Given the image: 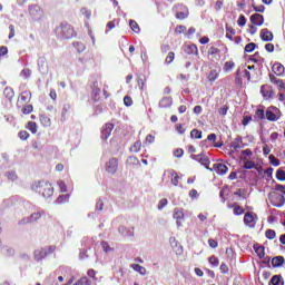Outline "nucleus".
I'll return each mask as SVG.
<instances>
[{"label":"nucleus","instance_id":"nucleus-34","mask_svg":"<svg viewBox=\"0 0 285 285\" xmlns=\"http://www.w3.org/2000/svg\"><path fill=\"white\" fill-rule=\"evenodd\" d=\"M23 115H30L32 112V105H27L22 108Z\"/></svg>","mask_w":285,"mask_h":285},{"label":"nucleus","instance_id":"nucleus-32","mask_svg":"<svg viewBox=\"0 0 285 285\" xmlns=\"http://www.w3.org/2000/svg\"><path fill=\"white\" fill-rule=\"evenodd\" d=\"M209 264H212V266H214V267H217V266H219V259L215 256H210Z\"/></svg>","mask_w":285,"mask_h":285},{"label":"nucleus","instance_id":"nucleus-53","mask_svg":"<svg viewBox=\"0 0 285 285\" xmlns=\"http://www.w3.org/2000/svg\"><path fill=\"white\" fill-rule=\"evenodd\" d=\"M154 141H155V136L148 135V136L146 137V142H147V144H153Z\"/></svg>","mask_w":285,"mask_h":285},{"label":"nucleus","instance_id":"nucleus-17","mask_svg":"<svg viewBox=\"0 0 285 285\" xmlns=\"http://www.w3.org/2000/svg\"><path fill=\"white\" fill-rule=\"evenodd\" d=\"M131 268H134L136 271V273H139V275H146V269L144 266L139 265V264H134L131 266Z\"/></svg>","mask_w":285,"mask_h":285},{"label":"nucleus","instance_id":"nucleus-49","mask_svg":"<svg viewBox=\"0 0 285 285\" xmlns=\"http://www.w3.org/2000/svg\"><path fill=\"white\" fill-rule=\"evenodd\" d=\"M255 12H264L266 10V7L264 6H254Z\"/></svg>","mask_w":285,"mask_h":285},{"label":"nucleus","instance_id":"nucleus-20","mask_svg":"<svg viewBox=\"0 0 285 285\" xmlns=\"http://www.w3.org/2000/svg\"><path fill=\"white\" fill-rule=\"evenodd\" d=\"M271 81H272V83H276V86L278 87L279 90H284L285 89L284 81L276 80L275 77H272Z\"/></svg>","mask_w":285,"mask_h":285},{"label":"nucleus","instance_id":"nucleus-41","mask_svg":"<svg viewBox=\"0 0 285 285\" xmlns=\"http://www.w3.org/2000/svg\"><path fill=\"white\" fill-rule=\"evenodd\" d=\"M253 121V117L246 116L243 118V126H248Z\"/></svg>","mask_w":285,"mask_h":285},{"label":"nucleus","instance_id":"nucleus-23","mask_svg":"<svg viewBox=\"0 0 285 285\" xmlns=\"http://www.w3.org/2000/svg\"><path fill=\"white\" fill-rule=\"evenodd\" d=\"M129 26H130L132 32H139L140 29H139V24L137 23V21L130 20Z\"/></svg>","mask_w":285,"mask_h":285},{"label":"nucleus","instance_id":"nucleus-8","mask_svg":"<svg viewBox=\"0 0 285 285\" xmlns=\"http://www.w3.org/2000/svg\"><path fill=\"white\" fill-rule=\"evenodd\" d=\"M219 79V70L217 69H212L207 76V80L213 83Z\"/></svg>","mask_w":285,"mask_h":285},{"label":"nucleus","instance_id":"nucleus-22","mask_svg":"<svg viewBox=\"0 0 285 285\" xmlns=\"http://www.w3.org/2000/svg\"><path fill=\"white\" fill-rule=\"evenodd\" d=\"M257 45L255 42H249L245 46V52H254Z\"/></svg>","mask_w":285,"mask_h":285},{"label":"nucleus","instance_id":"nucleus-12","mask_svg":"<svg viewBox=\"0 0 285 285\" xmlns=\"http://www.w3.org/2000/svg\"><path fill=\"white\" fill-rule=\"evenodd\" d=\"M53 190H52V185L50 184H45L43 189H42V195L43 197H51Z\"/></svg>","mask_w":285,"mask_h":285},{"label":"nucleus","instance_id":"nucleus-60","mask_svg":"<svg viewBox=\"0 0 285 285\" xmlns=\"http://www.w3.org/2000/svg\"><path fill=\"white\" fill-rule=\"evenodd\" d=\"M59 188H60L61 193H66V183L60 181L59 183Z\"/></svg>","mask_w":285,"mask_h":285},{"label":"nucleus","instance_id":"nucleus-31","mask_svg":"<svg viewBox=\"0 0 285 285\" xmlns=\"http://www.w3.org/2000/svg\"><path fill=\"white\" fill-rule=\"evenodd\" d=\"M165 61H166L167 63H173V61H175V52L170 51V52L167 55Z\"/></svg>","mask_w":285,"mask_h":285},{"label":"nucleus","instance_id":"nucleus-6","mask_svg":"<svg viewBox=\"0 0 285 285\" xmlns=\"http://www.w3.org/2000/svg\"><path fill=\"white\" fill-rule=\"evenodd\" d=\"M259 37L262 41H273L274 36L268 29H262L259 32Z\"/></svg>","mask_w":285,"mask_h":285},{"label":"nucleus","instance_id":"nucleus-3","mask_svg":"<svg viewBox=\"0 0 285 285\" xmlns=\"http://www.w3.org/2000/svg\"><path fill=\"white\" fill-rule=\"evenodd\" d=\"M249 21L253 26H264V17L259 13H253L250 17H249Z\"/></svg>","mask_w":285,"mask_h":285},{"label":"nucleus","instance_id":"nucleus-24","mask_svg":"<svg viewBox=\"0 0 285 285\" xmlns=\"http://www.w3.org/2000/svg\"><path fill=\"white\" fill-rule=\"evenodd\" d=\"M269 159V164H272V166H279V159H277L274 155H269L268 156Z\"/></svg>","mask_w":285,"mask_h":285},{"label":"nucleus","instance_id":"nucleus-55","mask_svg":"<svg viewBox=\"0 0 285 285\" xmlns=\"http://www.w3.org/2000/svg\"><path fill=\"white\" fill-rule=\"evenodd\" d=\"M220 271H222V273H224V274L228 273V265L222 264V265H220Z\"/></svg>","mask_w":285,"mask_h":285},{"label":"nucleus","instance_id":"nucleus-42","mask_svg":"<svg viewBox=\"0 0 285 285\" xmlns=\"http://www.w3.org/2000/svg\"><path fill=\"white\" fill-rule=\"evenodd\" d=\"M248 32H249V35H257V26L250 24Z\"/></svg>","mask_w":285,"mask_h":285},{"label":"nucleus","instance_id":"nucleus-58","mask_svg":"<svg viewBox=\"0 0 285 285\" xmlns=\"http://www.w3.org/2000/svg\"><path fill=\"white\" fill-rule=\"evenodd\" d=\"M256 253H258V257H264V247H258Z\"/></svg>","mask_w":285,"mask_h":285},{"label":"nucleus","instance_id":"nucleus-54","mask_svg":"<svg viewBox=\"0 0 285 285\" xmlns=\"http://www.w3.org/2000/svg\"><path fill=\"white\" fill-rule=\"evenodd\" d=\"M199 194L197 193L196 189H193L189 191V197H191L193 199H196V197L198 196Z\"/></svg>","mask_w":285,"mask_h":285},{"label":"nucleus","instance_id":"nucleus-1","mask_svg":"<svg viewBox=\"0 0 285 285\" xmlns=\"http://www.w3.org/2000/svg\"><path fill=\"white\" fill-rule=\"evenodd\" d=\"M269 202H272L273 206L279 208V206H284L285 198L284 195L273 191L269 194Z\"/></svg>","mask_w":285,"mask_h":285},{"label":"nucleus","instance_id":"nucleus-4","mask_svg":"<svg viewBox=\"0 0 285 285\" xmlns=\"http://www.w3.org/2000/svg\"><path fill=\"white\" fill-rule=\"evenodd\" d=\"M261 92H262L264 99H273V97L275 96V92H273V90L271 89V87L268 85H263L261 87Z\"/></svg>","mask_w":285,"mask_h":285},{"label":"nucleus","instance_id":"nucleus-15","mask_svg":"<svg viewBox=\"0 0 285 285\" xmlns=\"http://www.w3.org/2000/svg\"><path fill=\"white\" fill-rule=\"evenodd\" d=\"M176 17L180 20H184L188 17V8L181 7V11H177Z\"/></svg>","mask_w":285,"mask_h":285},{"label":"nucleus","instance_id":"nucleus-52","mask_svg":"<svg viewBox=\"0 0 285 285\" xmlns=\"http://www.w3.org/2000/svg\"><path fill=\"white\" fill-rule=\"evenodd\" d=\"M6 55H8V47H1L0 48V57H3Z\"/></svg>","mask_w":285,"mask_h":285},{"label":"nucleus","instance_id":"nucleus-59","mask_svg":"<svg viewBox=\"0 0 285 285\" xmlns=\"http://www.w3.org/2000/svg\"><path fill=\"white\" fill-rule=\"evenodd\" d=\"M9 30H10L9 39H12V37H14V26H10Z\"/></svg>","mask_w":285,"mask_h":285},{"label":"nucleus","instance_id":"nucleus-16","mask_svg":"<svg viewBox=\"0 0 285 285\" xmlns=\"http://www.w3.org/2000/svg\"><path fill=\"white\" fill-rule=\"evenodd\" d=\"M266 118L268 121H277L279 119V117L275 115V112H273L271 109L266 111Z\"/></svg>","mask_w":285,"mask_h":285},{"label":"nucleus","instance_id":"nucleus-13","mask_svg":"<svg viewBox=\"0 0 285 285\" xmlns=\"http://www.w3.org/2000/svg\"><path fill=\"white\" fill-rule=\"evenodd\" d=\"M3 95L9 101H12V99H14V90L10 87H7L4 89Z\"/></svg>","mask_w":285,"mask_h":285},{"label":"nucleus","instance_id":"nucleus-10","mask_svg":"<svg viewBox=\"0 0 285 285\" xmlns=\"http://www.w3.org/2000/svg\"><path fill=\"white\" fill-rule=\"evenodd\" d=\"M170 106H173V98L170 97H165L159 102L160 108H170Z\"/></svg>","mask_w":285,"mask_h":285},{"label":"nucleus","instance_id":"nucleus-36","mask_svg":"<svg viewBox=\"0 0 285 285\" xmlns=\"http://www.w3.org/2000/svg\"><path fill=\"white\" fill-rule=\"evenodd\" d=\"M256 119H264V109H257L255 112Z\"/></svg>","mask_w":285,"mask_h":285},{"label":"nucleus","instance_id":"nucleus-5","mask_svg":"<svg viewBox=\"0 0 285 285\" xmlns=\"http://www.w3.org/2000/svg\"><path fill=\"white\" fill-rule=\"evenodd\" d=\"M213 170H215L217 175H226L228 173V166L222 163H217V164H214Z\"/></svg>","mask_w":285,"mask_h":285},{"label":"nucleus","instance_id":"nucleus-40","mask_svg":"<svg viewBox=\"0 0 285 285\" xmlns=\"http://www.w3.org/2000/svg\"><path fill=\"white\" fill-rule=\"evenodd\" d=\"M19 137H20V139H22V141H26V139H28V137H30V134H28V131H20Z\"/></svg>","mask_w":285,"mask_h":285},{"label":"nucleus","instance_id":"nucleus-7","mask_svg":"<svg viewBox=\"0 0 285 285\" xmlns=\"http://www.w3.org/2000/svg\"><path fill=\"white\" fill-rule=\"evenodd\" d=\"M272 70L274 72V75H277V77H282V75H284L285 72V68L284 65L276 62L273 65Z\"/></svg>","mask_w":285,"mask_h":285},{"label":"nucleus","instance_id":"nucleus-18","mask_svg":"<svg viewBox=\"0 0 285 285\" xmlns=\"http://www.w3.org/2000/svg\"><path fill=\"white\" fill-rule=\"evenodd\" d=\"M110 132H112V125H106L105 129L102 130V135L105 137V139H108V137H110Z\"/></svg>","mask_w":285,"mask_h":285},{"label":"nucleus","instance_id":"nucleus-37","mask_svg":"<svg viewBox=\"0 0 285 285\" xmlns=\"http://www.w3.org/2000/svg\"><path fill=\"white\" fill-rule=\"evenodd\" d=\"M176 35H183V32H186V26H178L175 29Z\"/></svg>","mask_w":285,"mask_h":285},{"label":"nucleus","instance_id":"nucleus-48","mask_svg":"<svg viewBox=\"0 0 285 285\" xmlns=\"http://www.w3.org/2000/svg\"><path fill=\"white\" fill-rule=\"evenodd\" d=\"M208 244H209L210 248H217V246H218L217 240H215L213 238H210L208 240Z\"/></svg>","mask_w":285,"mask_h":285},{"label":"nucleus","instance_id":"nucleus-56","mask_svg":"<svg viewBox=\"0 0 285 285\" xmlns=\"http://www.w3.org/2000/svg\"><path fill=\"white\" fill-rule=\"evenodd\" d=\"M263 153H264V155H271V147H268L267 145H265V146L263 147Z\"/></svg>","mask_w":285,"mask_h":285},{"label":"nucleus","instance_id":"nucleus-27","mask_svg":"<svg viewBox=\"0 0 285 285\" xmlns=\"http://www.w3.org/2000/svg\"><path fill=\"white\" fill-rule=\"evenodd\" d=\"M171 184L174 186H178V184H179V175H177V173H173L171 174Z\"/></svg>","mask_w":285,"mask_h":285},{"label":"nucleus","instance_id":"nucleus-25","mask_svg":"<svg viewBox=\"0 0 285 285\" xmlns=\"http://www.w3.org/2000/svg\"><path fill=\"white\" fill-rule=\"evenodd\" d=\"M111 166V167H110ZM109 173H115L117 170V160L109 161V167L107 168Z\"/></svg>","mask_w":285,"mask_h":285},{"label":"nucleus","instance_id":"nucleus-61","mask_svg":"<svg viewBox=\"0 0 285 285\" xmlns=\"http://www.w3.org/2000/svg\"><path fill=\"white\" fill-rule=\"evenodd\" d=\"M195 274L198 276V277H204V272L199 268H195Z\"/></svg>","mask_w":285,"mask_h":285},{"label":"nucleus","instance_id":"nucleus-29","mask_svg":"<svg viewBox=\"0 0 285 285\" xmlns=\"http://www.w3.org/2000/svg\"><path fill=\"white\" fill-rule=\"evenodd\" d=\"M174 219H184V212L179 209H175Z\"/></svg>","mask_w":285,"mask_h":285},{"label":"nucleus","instance_id":"nucleus-62","mask_svg":"<svg viewBox=\"0 0 285 285\" xmlns=\"http://www.w3.org/2000/svg\"><path fill=\"white\" fill-rule=\"evenodd\" d=\"M194 112H195L196 115H200V114H202V106H196V107H194Z\"/></svg>","mask_w":285,"mask_h":285},{"label":"nucleus","instance_id":"nucleus-64","mask_svg":"<svg viewBox=\"0 0 285 285\" xmlns=\"http://www.w3.org/2000/svg\"><path fill=\"white\" fill-rule=\"evenodd\" d=\"M107 28H108L109 30H114V28H115V22H112V21L108 22V23H107Z\"/></svg>","mask_w":285,"mask_h":285},{"label":"nucleus","instance_id":"nucleus-44","mask_svg":"<svg viewBox=\"0 0 285 285\" xmlns=\"http://www.w3.org/2000/svg\"><path fill=\"white\" fill-rule=\"evenodd\" d=\"M275 190H278V193H283V195H284L285 194V186L276 184Z\"/></svg>","mask_w":285,"mask_h":285},{"label":"nucleus","instance_id":"nucleus-47","mask_svg":"<svg viewBox=\"0 0 285 285\" xmlns=\"http://www.w3.org/2000/svg\"><path fill=\"white\" fill-rule=\"evenodd\" d=\"M176 130L177 132H179V135H184V132H186V129L184 128L183 125H177Z\"/></svg>","mask_w":285,"mask_h":285},{"label":"nucleus","instance_id":"nucleus-50","mask_svg":"<svg viewBox=\"0 0 285 285\" xmlns=\"http://www.w3.org/2000/svg\"><path fill=\"white\" fill-rule=\"evenodd\" d=\"M141 148V142L138 141L134 145V147L131 148V150H134V153H137L139 151V149Z\"/></svg>","mask_w":285,"mask_h":285},{"label":"nucleus","instance_id":"nucleus-33","mask_svg":"<svg viewBox=\"0 0 285 285\" xmlns=\"http://www.w3.org/2000/svg\"><path fill=\"white\" fill-rule=\"evenodd\" d=\"M265 236L267 237V239H275V237H276L275 230L268 229V230L265 233Z\"/></svg>","mask_w":285,"mask_h":285},{"label":"nucleus","instance_id":"nucleus-51","mask_svg":"<svg viewBox=\"0 0 285 285\" xmlns=\"http://www.w3.org/2000/svg\"><path fill=\"white\" fill-rule=\"evenodd\" d=\"M174 155L175 157H184V149H176Z\"/></svg>","mask_w":285,"mask_h":285},{"label":"nucleus","instance_id":"nucleus-14","mask_svg":"<svg viewBox=\"0 0 285 285\" xmlns=\"http://www.w3.org/2000/svg\"><path fill=\"white\" fill-rule=\"evenodd\" d=\"M276 179L278 181H285V167H281L276 170Z\"/></svg>","mask_w":285,"mask_h":285},{"label":"nucleus","instance_id":"nucleus-21","mask_svg":"<svg viewBox=\"0 0 285 285\" xmlns=\"http://www.w3.org/2000/svg\"><path fill=\"white\" fill-rule=\"evenodd\" d=\"M191 139H202V131L198 129H193L190 131Z\"/></svg>","mask_w":285,"mask_h":285},{"label":"nucleus","instance_id":"nucleus-28","mask_svg":"<svg viewBox=\"0 0 285 285\" xmlns=\"http://www.w3.org/2000/svg\"><path fill=\"white\" fill-rule=\"evenodd\" d=\"M28 130H30L35 135V132H37V122L29 121Z\"/></svg>","mask_w":285,"mask_h":285},{"label":"nucleus","instance_id":"nucleus-39","mask_svg":"<svg viewBox=\"0 0 285 285\" xmlns=\"http://www.w3.org/2000/svg\"><path fill=\"white\" fill-rule=\"evenodd\" d=\"M124 104H125V106H127V107L131 106V105H132V98H131L130 96H126V97L124 98Z\"/></svg>","mask_w":285,"mask_h":285},{"label":"nucleus","instance_id":"nucleus-63","mask_svg":"<svg viewBox=\"0 0 285 285\" xmlns=\"http://www.w3.org/2000/svg\"><path fill=\"white\" fill-rule=\"evenodd\" d=\"M200 43L205 45V43H208V41H210V39H208V37H203L200 38Z\"/></svg>","mask_w":285,"mask_h":285},{"label":"nucleus","instance_id":"nucleus-11","mask_svg":"<svg viewBox=\"0 0 285 285\" xmlns=\"http://www.w3.org/2000/svg\"><path fill=\"white\" fill-rule=\"evenodd\" d=\"M284 265V257L283 256H276L272 259V266L274 268H279V266Z\"/></svg>","mask_w":285,"mask_h":285},{"label":"nucleus","instance_id":"nucleus-2","mask_svg":"<svg viewBox=\"0 0 285 285\" xmlns=\"http://www.w3.org/2000/svg\"><path fill=\"white\" fill-rule=\"evenodd\" d=\"M244 224L245 226H248V228H255V225L257 224V214L255 213L245 214Z\"/></svg>","mask_w":285,"mask_h":285},{"label":"nucleus","instance_id":"nucleus-35","mask_svg":"<svg viewBox=\"0 0 285 285\" xmlns=\"http://www.w3.org/2000/svg\"><path fill=\"white\" fill-rule=\"evenodd\" d=\"M244 168H246L247 170H252V168H255V163H253L252 160H247L245 161Z\"/></svg>","mask_w":285,"mask_h":285},{"label":"nucleus","instance_id":"nucleus-43","mask_svg":"<svg viewBox=\"0 0 285 285\" xmlns=\"http://www.w3.org/2000/svg\"><path fill=\"white\" fill-rule=\"evenodd\" d=\"M265 50L267 52H274L275 51V46L273 43H267V45H265Z\"/></svg>","mask_w":285,"mask_h":285},{"label":"nucleus","instance_id":"nucleus-26","mask_svg":"<svg viewBox=\"0 0 285 285\" xmlns=\"http://www.w3.org/2000/svg\"><path fill=\"white\" fill-rule=\"evenodd\" d=\"M237 24H238L240 28H244V26H246V17H245L244 14H242V16L238 17Z\"/></svg>","mask_w":285,"mask_h":285},{"label":"nucleus","instance_id":"nucleus-19","mask_svg":"<svg viewBox=\"0 0 285 285\" xmlns=\"http://www.w3.org/2000/svg\"><path fill=\"white\" fill-rule=\"evenodd\" d=\"M235 68V62L234 61H227L224 65V71L225 72H230Z\"/></svg>","mask_w":285,"mask_h":285},{"label":"nucleus","instance_id":"nucleus-57","mask_svg":"<svg viewBox=\"0 0 285 285\" xmlns=\"http://www.w3.org/2000/svg\"><path fill=\"white\" fill-rule=\"evenodd\" d=\"M187 107L186 105H181L180 107H178V112H180V115H184V112H186Z\"/></svg>","mask_w":285,"mask_h":285},{"label":"nucleus","instance_id":"nucleus-30","mask_svg":"<svg viewBox=\"0 0 285 285\" xmlns=\"http://www.w3.org/2000/svg\"><path fill=\"white\" fill-rule=\"evenodd\" d=\"M234 215H244V209L239 205H234Z\"/></svg>","mask_w":285,"mask_h":285},{"label":"nucleus","instance_id":"nucleus-46","mask_svg":"<svg viewBox=\"0 0 285 285\" xmlns=\"http://www.w3.org/2000/svg\"><path fill=\"white\" fill-rule=\"evenodd\" d=\"M168 205V200L167 199H161L158 204V208L159 210H161V208H164L165 206Z\"/></svg>","mask_w":285,"mask_h":285},{"label":"nucleus","instance_id":"nucleus-38","mask_svg":"<svg viewBox=\"0 0 285 285\" xmlns=\"http://www.w3.org/2000/svg\"><path fill=\"white\" fill-rule=\"evenodd\" d=\"M75 285H90V281H88V278L83 277L80 281H78Z\"/></svg>","mask_w":285,"mask_h":285},{"label":"nucleus","instance_id":"nucleus-45","mask_svg":"<svg viewBox=\"0 0 285 285\" xmlns=\"http://www.w3.org/2000/svg\"><path fill=\"white\" fill-rule=\"evenodd\" d=\"M32 97V95L28 91L23 92L21 96V99H23V101H28V99H30Z\"/></svg>","mask_w":285,"mask_h":285},{"label":"nucleus","instance_id":"nucleus-9","mask_svg":"<svg viewBox=\"0 0 285 285\" xmlns=\"http://www.w3.org/2000/svg\"><path fill=\"white\" fill-rule=\"evenodd\" d=\"M269 285H284V278L282 275H274L269 281Z\"/></svg>","mask_w":285,"mask_h":285}]
</instances>
